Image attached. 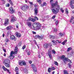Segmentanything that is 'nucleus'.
<instances>
[{
  "label": "nucleus",
  "instance_id": "13",
  "mask_svg": "<svg viewBox=\"0 0 74 74\" xmlns=\"http://www.w3.org/2000/svg\"><path fill=\"white\" fill-rule=\"evenodd\" d=\"M10 12L11 14H13L14 12V10L13 9V8L12 7H11L9 8Z\"/></svg>",
  "mask_w": 74,
  "mask_h": 74
},
{
  "label": "nucleus",
  "instance_id": "27",
  "mask_svg": "<svg viewBox=\"0 0 74 74\" xmlns=\"http://www.w3.org/2000/svg\"><path fill=\"white\" fill-rule=\"evenodd\" d=\"M23 71H24V72L25 73H26V74H27V73H28V72H27V69H24Z\"/></svg>",
  "mask_w": 74,
  "mask_h": 74
},
{
  "label": "nucleus",
  "instance_id": "23",
  "mask_svg": "<svg viewBox=\"0 0 74 74\" xmlns=\"http://www.w3.org/2000/svg\"><path fill=\"white\" fill-rule=\"evenodd\" d=\"M12 28V26L10 25L7 27H6V29L7 30H11Z\"/></svg>",
  "mask_w": 74,
  "mask_h": 74
},
{
  "label": "nucleus",
  "instance_id": "53",
  "mask_svg": "<svg viewBox=\"0 0 74 74\" xmlns=\"http://www.w3.org/2000/svg\"><path fill=\"white\" fill-rule=\"evenodd\" d=\"M27 55H30V51H29L27 52Z\"/></svg>",
  "mask_w": 74,
  "mask_h": 74
},
{
  "label": "nucleus",
  "instance_id": "50",
  "mask_svg": "<svg viewBox=\"0 0 74 74\" xmlns=\"http://www.w3.org/2000/svg\"><path fill=\"white\" fill-rule=\"evenodd\" d=\"M48 46H49V47H51L52 46V44L51 43L48 44Z\"/></svg>",
  "mask_w": 74,
  "mask_h": 74
},
{
  "label": "nucleus",
  "instance_id": "40",
  "mask_svg": "<svg viewBox=\"0 0 74 74\" xmlns=\"http://www.w3.org/2000/svg\"><path fill=\"white\" fill-rule=\"evenodd\" d=\"M52 52L53 54H55V53H56V51H55V50H54V49H53L52 50Z\"/></svg>",
  "mask_w": 74,
  "mask_h": 74
},
{
  "label": "nucleus",
  "instance_id": "56",
  "mask_svg": "<svg viewBox=\"0 0 74 74\" xmlns=\"http://www.w3.org/2000/svg\"><path fill=\"white\" fill-rule=\"evenodd\" d=\"M18 14L19 15V16H21V12H19L18 13Z\"/></svg>",
  "mask_w": 74,
  "mask_h": 74
},
{
  "label": "nucleus",
  "instance_id": "1",
  "mask_svg": "<svg viewBox=\"0 0 74 74\" xmlns=\"http://www.w3.org/2000/svg\"><path fill=\"white\" fill-rule=\"evenodd\" d=\"M52 8H54V6H57V8H56V10L54 9H52V11L53 13L56 14L57 12L59 11V9H60V6L59 5H58V1H56L55 3L53 4L52 5Z\"/></svg>",
  "mask_w": 74,
  "mask_h": 74
},
{
  "label": "nucleus",
  "instance_id": "16",
  "mask_svg": "<svg viewBox=\"0 0 74 74\" xmlns=\"http://www.w3.org/2000/svg\"><path fill=\"white\" fill-rule=\"evenodd\" d=\"M10 63V60L8 59H6L4 60L5 64H7V63Z\"/></svg>",
  "mask_w": 74,
  "mask_h": 74
},
{
  "label": "nucleus",
  "instance_id": "8",
  "mask_svg": "<svg viewBox=\"0 0 74 74\" xmlns=\"http://www.w3.org/2000/svg\"><path fill=\"white\" fill-rule=\"evenodd\" d=\"M27 21H32L33 22H34L36 21V19H34V18L31 17H29Z\"/></svg>",
  "mask_w": 74,
  "mask_h": 74
},
{
  "label": "nucleus",
  "instance_id": "9",
  "mask_svg": "<svg viewBox=\"0 0 74 74\" xmlns=\"http://www.w3.org/2000/svg\"><path fill=\"white\" fill-rule=\"evenodd\" d=\"M9 23V19L6 18L5 19V21L4 22V25L5 26H7V25H8Z\"/></svg>",
  "mask_w": 74,
  "mask_h": 74
},
{
  "label": "nucleus",
  "instance_id": "12",
  "mask_svg": "<svg viewBox=\"0 0 74 74\" xmlns=\"http://www.w3.org/2000/svg\"><path fill=\"white\" fill-rule=\"evenodd\" d=\"M2 69H3V70L5 71H7V72H8V73H9V74L11 73L10 72V70L8 69H7V68H5V66H2Z\"/></svg>",
  "mask_w": 74,
  "mask_h": 74
},
{
  "label": "nucleus",
  "instance_id": "57",
  "mask_svg": "<svg viewBox=\"0 0 74 74\" xmlns=\"http://www.w3.org/2000/svg\"><path fill=\"white\" fill-rule=\"evenodd\" d=\"M55 15L53 16L52 17V19H54L56 17Z\"/></svg>",
  "mask_w": 74,
  "mask_h": 74
},
{
  "label": "nucleus",
  "instance_id": "55",
  "mask_svg": "<svg viewBox=\"0 0 74 74\" xmlns=\"http://www.w3.org/2000/svg\"><path fill=\"white\" fill-rule=\"evenodd\" d=\"M48 54L49 55H51V52H50V51H48Z\"/></svg>",
  "mask_w": 74,
  "mask_h": 74
},
{
  "label": "nucleus",
  "instance_id": "14",
  "mask_svg": "<svg viewBox=\"0 0 74 74\" xmlns=\"http://www.w3.org/2000/svg\"><path fill=\"white\" fill-rule=\"evenodd\" d=\"M35 15H37L38 14V8H35L34 9Z\"/></svg>",
  "mask_w": 74,
  "mask_h": 74
},
{
  "label": "nucleus",
  "instance_id": "54",
  "mask_svg": "<svg viewBox=\"0 0 74 74\" xmlns=\"http://www.w3.org/2000/svg\"><path fill=\"white\" fill-rule=\"evenodd\" d=\"M68 62H70V63H72V62H71V60H69V59L68 61Z\"/></svg>",
  "mask_w": 74,
  "mask_h": 74
},
{
  "label": "nucleus",
  "instance_id": "48",
  "mask_svg": "<svg viewBox=\"0 0 74 74\" xmlns=\"http://www.w3.org/2000/svg\"><path fill=\"white\" fill-rule=\"evenodd\" d=\"M49 56L50 58V59H52V55H51V54H50L49 55Z\"/></svg>",
  "mask_w": 74,
  "mask_h": 74
},
{
  "label": "nucleus",
  "instance_id": "30",
  "mask_svg": "<svg viewBox=\"0 0 74 74\" xmlns=\"http://www.w3.org/2000/svg\"><path fill=\"white\" fill-rule=\"evenodd\" d=\"M63 72L64 74H68V71L67 70H64V71Z\"/></svg>",
  "mask_w": 74,
  "mask_h": 74
},
{
  "label": "nucleus",
  "instance_id": "32",
  "mask_svg": "<svg viewBox=\"0 0 74 74\" xmlns=\"http://www.w3.org/2000/svg\"><path fill=\"white\" fill-rule=\"evenodd\" d=\"M64 58H65V56L64 55H62V56H61V59L62 60H63L64 59Z\"/></svg>",
  "mask_w": 74,
  "mask_h": 74
},
{
  "label": "nucleus",
  "instance_id": "37",
  "mask_svg": "<svg viewBox=\"0 0 74 74\" xmlns=\"http://www.w3.org/2000/svg\"><path fill=\"white\" fill-rule=\"evenodd\" d=\"M9 2L10 4L12 5H13V3H12V1H9Z\"/></svg>",
  "mask_w": 74,
  "mask_h": 74
},
{
  "label": "nucleus",
  "instance_id": "28",
  "mask_svg": "<svg viewBox=\"0 0 74 74\" xmlns=\"http://www.w3.org/2000/svg\"><path fill=\"white\" fill-rule=\"evenodd\" d=\"M47 5V4L45 2H43V4H42L41 5L42 6H44V5L46 6V5Z\"/></svg>",
  "mask_w": 74,
  "mask_h": 74
},
{
  "label": "nucleus",
  "instance_id": "6",
  "mask_svg": "<svg viewBox=\"0 0 74 74\" xmlns=\"http://www.w3.org/2000/svg\"><path fill=\"white\" fill-rule=\"evenodd\" d=\"M36 38H38L39 40H42L44 39V36H40L39 35H37L35 36Z\"/></svg>",
  "mask_w": 74,
  "mask_h": 74
},
{
  "label": "nucleus",
  "instance_id": "15",
  "mask_svg": "<svg viewBox=\"0 0 74 74\" xmlns=\"http://www.w3.org/2000/svg\"><path fill=\"white\" fill-rule=\"evenodd\" d=\"M16 20H17V19H16V17H13L12 18L11 21L12 22H15Z\"/></svg>",
  "mask_w": 74,
  "mask_h": 74
},
{
  "label": "nucleus",
  "instance_id": "18",
  "mask_svg": "<svg viewBox=\"0 0 74 74\" xmlns=\"http://www.w3.org/2000/svg\"><path fill=\"white\" fill-rule=\"evenodd\" d=\"M16 35L17 37H21V34L20 33L17 32H16Z\"/></svg>",
  "mask_w": 74,
  "mask_h": 74
},
{
  "label": "nucleus",
  "instance_id": "45",
  "mask_svg": "<svg viewBox=\"0 0 74 74\" xmlns=\"http://www.w3.org/2000/svg\"><path fill=\"white\" fill-rule=\"evenodd\" d=\"M34 18H35L34 19H35V20H36V19L37 20H38V17L36 16H35L34 17Z\"/></svg>",
  "mask_w": 74,
  "mask_h": 74
},
{
  "label": "nucleus",
  "instance_id": "3",
  "mask_svg": "<svg viewBox=\"0 0 74 74\" xmlns=\"http://www.w3.org/2000/svg\"><path fill=\"white\" fill-rule=\"evenodd\" d=\"M29 8V6H27L26 5H22L21 8V9L25 11H26Z\"/></svg>",
  "mask_w": 74,
  "mask_h": 74
},
{
  "label": "nucleus",
  "instance_id": "17",
  "mask_svg": "<svg viewBox=\"0 0 74 74\" xmlns=\"http://www.w3.org/2000/svg\"><path fill=\"white\" fill-rule=\"evenodd\" d=\"M69 58H65L63 60V61L64 62V63L66 64V62H68V60H69Z\"/></svg>",
  "mask_w": 74,
  "mask_h": 74
},
{
  "label": "nucleus",
  "instance_id": "29",
  "mask_svg": "<svg viewBox=\"0 0 74 74\" xmlns=\"http://www.w3.org/2000/svg\"><path fill=\"white\" fill-rule=\"evenodd\" d=\"M66 42H67V40H66L63 42H62V44L63 45H64L65 43H66Z\"/></svg>",
  "mask_w": 74,
  "mask_h": 74
},
{
  "label": "nucleus",
  "instance_id": "4",
  "mask_svg": "<svg viewBox=\"0 0 74 74\" xmlns=\"http://www.w3.org/2000/svg\"><path fill=\"white\" fill-rule=\"evenodd\" d=\"M18 64L19 65H21L22 66H25L26 65V63L25 62H24L23 61H22L21 60H20L18 62Z\"/></svg>",
  "mask_w": 74,
  "mask_h": 74
},
{
  "label": "nucleus",
  "instance_id": "47",
  "mask_svg": "<svg viewBox=\"0 0 74 74\" xmlns=\"http://www.w3.org/2000/svg\"><path fill=\"white\" fill-rule=\"evenodd\" d=\"M25 48H26V46L24 45L22 47V49H25Z\"/></svg>",
  "mask_w": 74,
  "mask_h": 74
},
{
  "label": "nucleus",
  "instance_id": "11",
  "mask_svg": "<svg viewBox=\"0 0 74 74\" xmlns=\"http://www.w3.org/2000/svg\"><path fill=\"white\" fill-rule=\"evenodd\" d=\"M2 69H3V70L5 71H7V72H8V73H9V74L11 73L10 72V70L8 69H7V68H5V66H2Z\"/></svg>",
  "mask_w": 74,
  "mask_h": 74
},
{
  "label": "nucleus",
  "instance_id": "35",
  "mask_svg": "<svg viewBox=\"0 0 74 74\" xmlns=\"http://www.w3.org/2000/svg\"><path fill=\"white\" fill-rule=\"evenodd\" d=\"M58 32V29L57 28H54L53 29V32Z\"/></svg>",
  "mask_w": 74,
  "mask_h": 74
},
{
  "label": "nucleus",
  "instance_id": "39",
  "mask_svg": "<svg viewBox=\"0 0 74 74\" xmlns=\"http://www.w3.org/2000/svg\"><path fill=\"white\" fill-rule=\"evenodd\" d=\"M37 1L38 3H39V4H41V2H42V1L41 0H37Z\"/></svg>",
  "mask_w": 74,
  "mask_h": 74
},
{
  "label": "nucleus",
  "instance_id": "52",
  "mask_svg": "<svg viewBox=\"0 0 74 74\" xmlns=\"http://www.w3.org/2000/svg\"><path fill=\"white\" fill-rule=\"evenodd\" d=\"M52 70H54L55 69V67H53L51 68Z\"/></svg>",
  "mask_w": 74,
  "mask_h": 74
},
{
  "label": "nucleus",
  "instance_id": "7",
  "mask_svg": "<svg viewBox=\"0 0 74 74\" xmlns=\"http://www.w3.org/2000/svg\"><path fill=\"white\" fill-rule=\"evenodd\" d=\"M74 3V0H71L70 5L71 6V8H74V6L73 5Z\"/></svg>",
  "mask_w": 74,
  "mask_h": 74
},
{
  "label": "nucleus",
  "instance_id": "20",
  "mask_svg": "<svg viewBox=\"0 0 74 74\" xmlns=\"http://www.w3.org/2000/svg\"><path fill=\"white\" fill-rule=\"evenodd\" d=\"M43 47L44 48L46 49V48H47L48 47V45L47 44H44L43 45Z\"/></svg>",
  "mask_w": 74,
  "mask_h": 74
},
{
  "label": "nucleus",
  "instance_id": "25",
  "mask_svg": "<svg viewBox=\"0 0 74 74\" xmlns=\"http://www.w3.org/2000/svg\"><path fill=\"white\" fill-rule=\"evenodd\" d=\"M49 37L51 39H54L55 38V36L51 35H49Z\"/></svg>",
  "mask_w": 74,
  "mask_h": 74
},
{
  "label": "nucleus",
  "instance_id": "46",
  "mask_svg": "<svg viewBox=\"0 0 74 74\" xmlns=\"http://www.w3.org/2000/svg\"><path fill=\"white\" fill-rule=\"evenodd\" d=\"M58 23H59V21H58V20H57L56 22V25L57 26Z\"/></svg>",
  "mask_w": 74,
  "mask_h": 74
},
{
  "label": "nucleus",
  "instance_id": "43",
  "mask_svg": "<svg viewBox=\"0 0 74 74\" xmlns=\"http://www.w3.org/2000/svg\"><path fill=\"white\" fill-rule=\"evenodd\" d=\"M5 41L6 42H8L9 41V39H8V38H6V39H5Z\"/></svg>",
  "mask_w": 74,
  "mask_h": 74
},
{
  "label": "nucleus",
  "instance_id": "10",
  "mask_svg": "<svg viewBox=\"0 0 74 74\" xmlns=\"http://www.w3.org/2000/svg\"><path fill=\"white\" fill-rule=\"evenodd\" d=\"M14 52H13V51H11L10 53V56L11 57H10V59L11 60H12L14 58V56H13V54H14Z\"/></svg>",
  "mask_w": 74,
  "mask_h": 74
},
{
  "label": "nucleus",
  "instance_id": "24",
  "mask_svg": "<svg viewBox=\"0 0 74 74\" xmlns=\"http://www.w3.org/2000/svg\"><path fill=\"white\" fill-rule=\"evenodd\" d=\"M10 33V32H8L7 33H6V34L5 35V37H8V36H9Z\"/></svg>",
  "mask_w": 74,
  "mask_h": 74
},
{
  "label": "nucleus",
  "instance_id": "59",
  "mask_svg": "<svg viewBox=\"0 0 74 74\" xmlns=\"http://www.w3.org/2000/svg\"><path fill=\"white\" fill-rule=\"evenodd\" d=\"M32 33H33V34H36V32H34V31H32Z\"/></svg>",
  "mask_w": 74,
  "mask_h": 74
},
{
  "label": "nucleus",
  "instance_id": "19",
  "mask_svg": "<svg viewBox=\"0 0 74 74\" xmlns=\"http://www.w3.org/2000/svg\"><path fill=\"white\" fill-rule=\"evenodd\" d=\"M27 25L29 27H30L32 25V23L31 22H28L27 23Z\"/></svg>",
  "mask_w": 74,
  "mask_h": 74
},
{
  "label": "nucleus",
  "instance_id": "2",
  "mask_svg": "<svg viewBox=\"0 0 74 74\" xmlns=\"http://www.w3.org/2000/svg\"><path fill=\"white\" fill-rule=\"evenodd\" d=\"M34 25L33 26L34 29L36 30H39L41 29V24L40 23H34Z\"/></svg>",
  "mask_w": 74,
  "mask_h": 74
},
{
  "label": "nucleus",
  "instance_id": "41",
  "mask_svg": "<svg viewBox=\"0 0 74 74\" xmlns=\"http://www.w3.org/2000/svg\"><path fill=\"white\" fill-rule=\"evenodd\" d=\"M60 11H61V12H62V13H63V12H64V10H63V8H61Z\"/></svg>",
  "mask_w": 74,
  "mask_h": 74
},
{
  "label": "nucleus",
  "instance_id": "60",
  "mask_svg": "<svg viewBox=\"0 0 74 74\" xmlns=\"http://www.w3.org/2000/svg\"><path fill=\"white\" fill-rule=\"evenodd\" d=\"M35 44L38 47V48H39V46H38V45L37 44V42H36Z\"/></svg>",
  "mask_w": 74,
  "mask_h": 74
},
{
  "label": "nucleus",
  "instance_id": "36",
  "mask_svg": "<svg viewBox=\"0 0 74 74\" xmlns=\"http://www.w3.org/2000/svg\"><path fill=\"white\" fill-rule=\"evenodd\" d=\"M54 64L55 65H56V66H58V62L56 61H54Z\"/></svg>",
  "mask_w": 74,
  "mask_h": 74
},
{
  "label": "nucleus",
  "instance_id": "62",
  "mask_svg": "<svg viewBox=\"0 0 74 74\" xmlns=\"http://www.w3.org/2000/svg\"><path fill=\"white\" fill-rule=\"evenodd\" d=\"M17 52H18V50H16L15 51V53H16V54L17 53Z\"/></svg>",
  "mask_w": 74,
  "mask_h": 74
},
{
  "label": "nucleus",
  "instance_id": "26",
  "mask_svg": "<svg viewBox=\"0 0 74 74\" xmlns=\"http://www.w3.org/2000/svg\"><path fill=\"white\" fill-rule=\"evenodd\" d=\"M5 65L6 67H10V64H5Z\"/></svg>",
  "mask_w": 74,
  "mask_h": 74
},
{
  "label": "nucleus",
  "instance_id": "21",
  "mask_svg": "<svg viewBox=\"0 0 74 74\" xmlns=\"http://www.w3.org/2000/svg\"><path fill=\"white\" fill-rule=\"evenodd\" d=\"M10 38L11 40H14V39H15V36L12 35L10 36Z\"/></svg>",
  "mask_w": 74,
  "mask_h": 74
},
{
  "label": "nucleus",
  "instance_id": "34",
  "mask_svg": "<svg viewBox=\"0 0 74 74\" xmlns=\"http://www.w3.org/2000/svg\"><path fill=\"white\" fill-rule=\"evenodd\" d=\"M74 17L73 16H72L71 19L70 20V22L72 23L73 21V20L74 19Z\"/></svg>",
  "mask_w": 74,
  "mask_h": 74
},
{
  "label": "nucleus",
  "instance_id": "33",
  "mask_svg": "<svg viewBox=\"0 0 74 74\" xmlns=\"http://www.w3.org/2000/svg\"><path fill=\"white\" fill-rule=\"evenodd\" d=\"M48 71L49 73H51V68H49L48 69Z\"/></svg>",
  "mask_w": 74,
  "mask_h": 74
},
{
  "label": "nucleus",
  "instance_id": "64",
  "mask_svg": "<svg viewBox=\"0 0 74 74\" xmlns=\"http://www.w3.org/2000/svg\"><path fill=\"white\" fill-rule=\"evenodd\" d=\"M38 57L39 58H41V56H40V55H39L38 56Z\"/></svg>",
  "mask_w": 74,
  "mask_h": 74
},
{
  "label": "nucleus",
  "instance_id": "51",
  "mask_svg": "<svg viewBox=\"0 0 74 74\" xmlns=\"http://www.w3.org/2000/svg\"><path fill=\"white\" fill-rule=\"evenodd\" d=\"M10 6V4L9 3H8L6 5V6L7 7H9Z\"/></svg>",
  "mask_w": 74,
  "mask_h": 74
},
{
  "label": "nucleus",
  "instance_id": "49",
  "mask_svg": "<svg viewBox=\"0 0 74 74\" xmlns=\"http://www.w3.org/2000/svg\"><path fill=\"white\" fill-rule=\"evenodd\" d=\"M21 44H22V42H20L18 43V45L19 46H21Z\"/></svg>",
  "mask_w": 74,
  "mask_h": 74
},
{
  "label": "nucleus",
  "instance_id": "22",
  "mask_svg": "<svg viewBox=\"0 0 74 74\" xmlns=\"http://www.w3.org/2000/svg\"><path fill=\"white\" fill-rule=\"evenodd\" d=\"M51 42L54 45H56V41H55V40H52Z\"/></svg>",
  "mask_w": 74,
  "mask_h": 74
},
{
  "label": "nucleus",
  "instance_id": "58",
  "mask_svg": "<svg viewBox=\"0 0 74 74\" xmlns=\"http://www.w3.org/2000/svg\"><path fill=\"white\" fill-rule=\"evenodd\" d=\"M56 41H57V42L58 43H61V42L59 41V40H56Z\"/></svg>",
  "mask_w": 74,
  "mask_h": 74
},
{
  "label": "nucleus",
  "instance_id": "44",
  "mask_svg": "<svg viewBox=\"0 0 74 74\" xmlns=\"http://www.w3.org/2000/svg\"><path fill=\"white\" fill-rule=\"evenodd\" d=\"M65 11L66 14H69V11H68V10H67V9H66Z\"/></svg>",
  "mask_w": 74,
  "mask_h": 74
},
{
  "label": "nucleus",
  "instance_id": "61",
  "mask_svg": "<svg viewBox=\"0 0 74 74\" xmlns=\"http://www.w3.org/2000/svg\"><path fill=\"white\" fill-rule=\"evenodd\" d=\"M29 63H30V64H31V63H32V61H29Z\"/></svg>",
  "mask_w": 74,
  "mask_h": 74
},
{
  "label": "nucleus",
  "instance_id": "38",
  "mask_svg": "<svg viewBox=\"0 0 74 74\" xmlns=\"http://www.w3.org/2000/svg\"><path fill=\"white\" fill-rule=\"evenodd\" d=\"M71 49H72V48H71V47L69 48L68 49V50H67V51L68 52H69V51H70V50H71Z\"/></svg>",
  "mask_w": 74,
  "mask_h": 74
},
{
  "label": "nucleus",
  "instance_id": "31",
  "mask_svg": "<svg viewBox=\"0 0 74 74\" xmlns=\"http://www.w3.org/2000/svg\"><path fill=\"white\" fill-rule=\"evenodd\" d=\"M15 71L16 72H18L19 71V69L18 67H16L15 69Z\"/></svg>",
  "mask_w": 74,
  "mask_h": 74
},
{
  "label": "nucleus",
  "instance_id": "42",
  "mask_svg": "<svg viewBox=\"0 0 74 74\" xmlns=\"http://www.w3.org/2000/svg\"><path fill=\"white\" fill-rule=\"evenodd\" d=\"M59 34H60V36H64V34H62L61 33H60Z\"/></svg>",
  "mask_w": 74,
  "mask_h": 74
},
{
  "label": "nucleus",
  "instance_id": "5",
  "mask_svg": "<svg viewBox=\"0 0 74 74\" xmlns=\"http://www.w3.org/2000/svg\"><path fill=\"white\" fill-rule=\"evenodd\" d=\"M31 66H32V67L33 69L34 70V71L35 72H36L37 71V68H36V66H35V65L32 64L31 65Z\"/></svg>",
  "mask_w": 74,
  "mask_h": 74
},
{
  "label": "nucleus",
  "instance_id": "63",
  "mask_svg": "<svg viewBox=\"0 0 74 74\" xmlns=\"http://www.w3.org/2000/svg\"><path fill=\"white\" fill-rule=\"evenodd\" d=\"M49 16L48 15V16H46L47 18H49Z\"/></svg>",
  "mask_w": 74,
  "mask_h": 74
}]
</instances>
